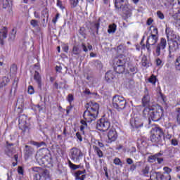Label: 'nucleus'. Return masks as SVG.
Wrapping results in <instances>:
<instances>
[{"instance_id":"1","label":"nucleus","mask_w":180,"mask_h":180,"mask_svg":"<svg viewBox=\"0 0 180 180\" xmlns=\"http://www.w3.org/2000/svg\"><path fill=\"white\" fill-rule=\"evenodd\" d=\"M86 110L83 113V118L80 121L82 126L88 127V123H92L94 120H96L98 115H99V104L95 101H89L85 105Z\"/></svg>"},{"instance_id":"2","label":"nucleus","mask_w":180,"mask_h":180,"mask_svg":"<svg viewBox=\"0 0 180 180\" xmlns=\"http://www.w3.org/2000/svg\"><path fill=\"white\" fill-rule=\"evenodd\" d=\"M150 34L147 38L146 44H144V40L146 39V36H143L141 41L140 46L141 50H147L149 54L151 53V46H155L158 43V39L160 35L158 34V28L154 25H151L149 27Z\"/></svg>"},{"instance_id":"3","label":"nucleus","mask_w":180,"mask_h":180,"mask_svg":"<svg viewBox=\"0 0 180 180\" xmlns=\"http://www.w3.org/2000/svg\"><path fill=\"white\" fill-rule=\"evenodd\" d=\"M167 39L169 44V57L172 58V53H175L177 50H179L180 46V36L175 33V31L172 28L167 27L165 30Z\"/></svg>"},{"instance_id":"4","label":"nucleus","mask_w":180,"mask_h":180,"mask_svg":"<svg viewBox=\"0 0 180 180\" xmlns=\"http://www.w3.org/2000/svg\"><path fill=\"white\" fill-rule=\"evenodd\" d=\"M162 136H164V131L160 127H155L150 130V141L155 144H159L162 140Z\"/></svg>"},{"instance_id":"5","label":"nucleus","mask_w":180,"mask_h":180,"mask_svg":"<svg viewBox=\"0 0 180 180\" xmlns=\"http://www.w3.org/2000/svg\"><path fill=\"white\" fill-rule=\"evenodd\" d=\"M127 101L124 97L119 95H115L112 98V108L116 109L117 112H121L126 108Z\"/></svg>"},{"instance_id":"6","label":"nucleus","mask_w":180,"mask_h":180,"mask_svg":"<svg viewBox=\"0 0 180 180\" xmlns=\"http://www.w3.org/2000/svg\"><path fill=\"white\" fill-rule=\"evenodd\" d=\"M164 116V108L161 105H153L151 114L149 116V123L153 122H158L161 120V117Z\"/></svg>"},{"instance_id":"7","label":"nucleus","mask_w":180,"mask_h":180,"mask_svg":"<svg viewBox=\"0 0 180 180\" xmlns=\"http://www.w3.org/2000/svg\"><path fill=\"white\" fill-rule=\"evenodd\" d=\"M69 155L73 162H79L82 157H84V153L81 149L74 147L70 149Z\"/></svg>"},{"instance_id":"8","label":"nucleus","mask_w":180,"mask_h":180,"mask_svg":"<svg viewBox=\"0 0 180 180\" xmlns=\"http://www.w3.org/2000/svg\"><path fill=\"white\" fill-rule=\"evenodd\" d=\"M96 129L99 131H108L110 129V121L108 118H101L97 121Z\"/></svg>"},{"instance_id":"9","label":"nucleus","mask_w":180,"mask_h":180,"mask_svg":"<svg viewBox=\"0 0 180 180\" xmlns=\"http://www.w3.org/2000/svg\"><path fill=\"white\" fill-rule=\"evenodd\" d=\"M167 49V39L165 38H160L159 43L155 47V54L157 57L161 56V52Z\"/></svg>"},{"instance_id":"10","label":"nucleus","mask_w":180,"mask_h":180,"mask_svg":"<svg viewBox=\"0 0 180 180\" xmlns=\"http://www.w3.org/2000/svg\"><path fill=\"white\" fill-rule=\"evenodd\" d=\"M27 116L26 115H20L18 118V123L20 127H22L21 130L22 131H26V130H29V127L27 126Z\"/></svg>"},{"instance_id":"11","label":"nucleus","mask_w":180,"mask_h":180,"mask_svg":"<svg viewBox=\"0 0 180 180\" xmlns=\"http://www.w3.org/2000/svg\"><path fill=\"white\" fill-rule=\"evenodd\" d=\"M107 136L108 139V143H113V141H116V140H117V137H119V135L117 134V131L115 128H111L108 131Z\"/></svg>"},{"instance_id":"12","label":"nucleus","mask_w":180,"mask_h":180,"mask_svg":"<svg viewBox=\"0 0 180 180\" xmlns=\"http://www.w3.org/2000/svg\"><path fill=\"white\" fill-rule=\"evenodd\" d=\"M86 169H84L83 170H77L73 174L75 176V180H85L86 178Z\"/></svg>"},{"instance_id":"13","label":"nucleus","mask_w":180,"mask_h":180,"mask_svg":"<svg viewBox=\"0 0 180 180\" xmlns=\"http://www.w3.org/2000/svg\"><path fill=\"white\" fill-rule=\"evenodd\" d=\"M130 124L133 129H139L143 127V121L140 118H132L130 120Z\"/></svg>"},{"instance_id":"14","label":"nucleus","mask_w":180,"mask_h":180,"mask_svg":"<svg viewBox=\"0 0 180 180\" xmlns=\"http://www.w3.org/2000/svg\"><path fill=\"white\" fill-rule=\"evenodd\" d=\"M39 162H41L44 167H49V165H53V159L49 155H44L40 159Z\"/></svg>"},{"instance_id":"15","label":"nucleus","mask_w":180,"mask_h":180,"mask_svg":"<svg viewBox=\"0 0 180 180\" xmlns=\"http://www.w3.org/2000/svg\"><path fill=\"white\" fill-rule=\"evenodd\" d=\"M8 37V27H1L0 29V44L4 46V40Z\"/></svg>"},{"instance_id":"16","label":"nucleus","mask_w":180,"mask_h":180,"mask_svg":"<svg viewBox=\"0 0 180 180\" xmlns=\"http://www.w3.org/2000/svg\"><path fill=\"white\" fill-rule=\"evenodd\" d=\"M66 99L68 102H69L70 103V106H68L66 108V113L67 115H70V112H71V110H72V108H74V106L72 105V102H74V99H75L74 94H69Z\"/></svg>"},{"instance_id":"17","label":"nucleus","mask_w":180,"mask_h":180,"mask_svg":"<svg viewBox=\"0 0 180 180\" xmlns=\"http://www.w3.org/2000/svg\"><path fill=\"white\" fill-rule=\"evenodd\" d=\"M34 151V149H33L32 146L26 145L25 148L24 150V157L25 160H28L29 158H30V157L33 155Z\"/></svg>"},{"instance_id":"18","label":"nucleus","mask_w":180,"mask_h":180,"mask_svg":"<svg viewBox=\"0 0 180 180\" xmlns=\"http://www.w3.org/2000/svg\"><path fill=\"white\" fill-rule=\"evenodd\" d=\"M105 78L107 82H112L113 79L116 78V72L112 70H109L105 73Z\"/></svg>"},{"instance_id":"19","label":"nucleus","mask_w":180,"mask_h":180,"mask_svg":"<svg viewBox=\"0 0 180 180\" xmlns=\"http://www.w3.org/2000/svg\"><path fill=\"white\" fill-rule=\"evenodd\" d=\"M143 117H148V120H150V115H151V112L153 111V106L148 105L143 106Z\"/></svg>"},{"instance_id":"20","label":"nucleus","mask_w":180,"mask_h":180,"mask_svg":"<svg viewBox=\"0 0 180 180\" xmlns=\"http://www.w3.org/2000/svg\"><path fill=\"white\" fill-rule=\"evenodd\" d=\"M34 79L35 82H37L38 85V88L39 89H41V76L40 75V73H39V72L37 71L34 72Z\"/></svg>"},{"instance_id":"21","label":"nucleus","mask_w":180,"mask_h":180,"mask_svg":"<svg viewBox=\"0 0 180 180\" xmlns=\"http://www.w3.org/2000/svg\"><path fill=\"white\" fill-rule=\"evenodd\" d=\"M126 65V59L121 58H115L114 61V67H120V65L125 66Z\"/></svg>"},{"instance_id":"22","label":"nucleus","mask_w":180,"mask_h":180,"mask_svg":"<svg viewBox=\"0 0 180 180\" xmlns=\"http://www.w3.org/2000/svg\"><path fill=\"white\" fill-rule=\"evenodd\" d=\"M128 69L129 71V74H132V75H134V74H137V72L139 71L137 68L136 67V65L128 63Z\"/></svg>"},{"instance_id":"23","label":"nucleus","mask_w":180,"mask_h":180,"mask_svg":"<svg viewBox=\"0 0 180 180\" xmlns=\"http://www.w3.org/2000/svg\"><path fill=\"white\" fill-rule=\"evenodd\" d=\"M116 51L119 54H124L127 51V46L124 44H121L117 46Z\"/></svg>"},{"instance_id":"24","label":"nucleus","mask_w":180,"mask_h":180,"mask_svg":"<svg viewBox=\"0 0 180 180\" xmlns=\"http://www.w3.org/2000/svg\"><path fill=\"white\" fill-rule=\"evenodd\" d=\"M47 170H44L42 173L39 174V173H36L34 175V180H46V179L44 178V175H46V174Z\"/></svg>"},{"instance_id":"25","label":"nucleus","mask_w":180,"mask_h":180,"mask_svg":"<svg viewBox=\"0 0 180 180\" xmlns=\"http://www.w3.org/2000/svg\"><path fill=\"white\" fill-rule=\"evenodd\" d=\"M142 106H150V95L146 94L142 98Z\"/></svg>"},{"instance_id":"26","label":"nucleus","mask_w":180,"mask_h":180,"mask_svg":"<svg viewBox=\"0 0 180 180\" xmlns=\"http://www.w3.org/2000/svg\"><path fill=\"white\" fill-rule=\"evenodd\" d=\"M93 149L94 150V153L98 155V158H103V152L99 148V147L96 146H93Z\"/></svg>"},{"instance_id":"27","label":"nucleus","mask_w":180,"mask_h":180,"mask_svg":"<svg viewBox=\"0 0 180 180\" xmlns=\"http://www.w3.org/2000/svg\"><path fill=\"white\" fill-rule=\"evenodd\" d=\"M11 82V79L9 77L4 76L2 77V82L0 83V88H4V86H6L8 83Z\"/></svg>"},{"instance_id":"28","label":"nucleus","mask_w":180,"mask_h":180,"mask_svg":"<svg viewBox=\"0 0 180 180\" xmlns=\"http://www.w3.org/2000/svg\"><path fill=\"white\" fill-rule=\"evenodd\" d=\"M114 70L117 74H123V72H124L125 66H114Z\"/></svg>"},{"instance_id":"29","label":"nucleus","mask_w":180,"mask_h":180,"mask_svg":"<svg viewBox=\"0 0 180 180\" xmlns=\"http://www.w3.org/2000/svg\"><path fill=\"white\" fill-rule=\"evenodd\" d=\"M150 174V166L146 165L143 169L141 170V175L143 176L148 177V174Z\"/></svg>"},{"instance_id":"30","label":"nucleus","mask_w":180,"mask_h":180,"mask_svg":"<svg viewBox=\"0 0 180 180\" xmlns=\"http://www.w3.org/2000/svg\"><path fill=\"white\" fill-rule=\"evenodd\" d=\"M124 0H115V6L116 9H122Z\"/></svg>"},{"instance_id":"31","label":"nucleus","mask_w":180,"mask_h":180,"mask_svg":"<svg viewBox=\"0 0 180 180\" xmlns=\"http://www.w3.org/2000/svg\"><path fill=\"white\" fill-rule=\"evenodd\" d=\"M30 144H32V146H35L36 147H37L38 148L40 147H42V146H44L46 147V142L44 141H41V142H36L34 141H32L30 142Z\"/></svg>"},{"instance_id":"32","label":"nucleus","mask_w":180,"mask_h":180,"mask_svg":"<svg viewBox=\"0 0 180 180\" xmlns=\"http://www.w3.org/2000/svg\"><path fill=\"white\" fill-rule=\"evenodd\" d=\"M81 50L77 46H74L72 48V53L73 56H79L81 54Z\"/></svg>"},{"instance_id":"33","label":"nucleus","mask_w":180,"mask_h":180,"mask_svg":"<svg viewBox=\"0 0 180 180\" xmlns=\"http://www.w3.org/2000/svg\"><path fill=\"white\" fill-rule=\"evenodd\" d=\"M117 27V25H116V24H115V23L110 25L108 26V33H115L116 32Z\"/></svg>"},{"instance_id":"34","label":"nucleus","mask_w":180,"mask_h":180,"mask_svg":"<svg viewBox=\"0 0 180 180\" xmlns=\"http://www.w3.org/2000/svg\"><path fill=\"white\" fill-rule=\"evenodd\" d=\"M17 72H18V67L15 64L12 65L11 67L10 68V74L11 75H16Z\"/></svg>"},{"instance_id":"35","label":"nucleus","mask_w":180,"mask_h":180,"mask_svg":"<svg viewBox=\"0 0 180 180\" xmlns=\"http://www.w3.org/2000/svg\"><path fill=\"white\" fill-rule=\"evenodd\" d=\"M68 167L71 169V171H76V169L77 168V165L72 163V162H71V160H68Z\"/></svg>"},{"instance_id":"36","label":"nucleus","mask_w":180,"mask_h":180,"mask_svg":"<svg viewBox=\"0 0 180 180\" xmlns=\"http://www.w3.org/2000/svg\"><path fill=\"white\" fill-rule=\"evenodd\" d=\"M113 164H115V165H118L120 167H123V162H122V160L119 158H115L113 160Z\"/></svg>"},{"instance_id":"37","label":"nucleus","mask_w":180,"mask_h":180,"mask_svg":"<svg viewBox=\"0 0 180 180\" xmlns=\"http://www.w3.org/2000/svg\"><path fill=\"white\" fill-rule=\"evenodd\" d=\"M175 69L176 71H180V56H179L174 63Z\"/></svg>"},{"instance_id":"38","label":"nucleus","mask_w":180,"mask_h":180,"mask_svg":"<svg viewBox=\"0 0 180 180\" xmlns=\"http://www.w3.org/2000/svg\"><path fill=\"white\" fill-rule=\"evenodd\" d=\"M141 65L142 67H150L148 65V60H147V57H144L141 60Z\"/></svg>"},{"instance_id":"39","label":"nucleus","mask_w":180,"mask_h":180,"mask_svg":"<svg viewBox=\"0 0 180 180\" xmlns=\"http://www.w3.org/2000/svg\"><path fill=\"white\" fill-rule=\"evenodd\" d=\"M148 82L155 85V82H157V77L154 75H152L148 79Z\"/></svg>"},{"instance_id":"40","label":"nucleus","mask_w":180,"mask_h":180,"mask_svg":"<svg viewBox=\"0 0 180 180\" xmlns=\"http://www.w3.org/2000/svg\"><path fill=\"white\" fill-rule=\"evenodd\" d=\"M173 8H180V0L172 1Z\"/></svg>"},{"instance_id":"41","label":"nucleus","mask_w":180,"mask_h":180,"mask_svg":"<svg viewBox=\"0 0 180 180\" xmlns=\"http://www.w3.org/2000/svg\"><path fill=\"white\" fill-rule=\"evenodd\" d=\"M155 161H157V158H155V156L154 155L148 156V162L154 163V162H155Z\"/></svg>"},{"instance_id":"42","label":"nucleus","mask_w":180,"mask_h":180,"mask_svg":"<svg viewBox=\"0 0 180 180\" xmlns=\"http://www.w3.org/2000/svg\"><path fill=\"white\" fill-rule=\"evenodd\" d=\"M156 13H157L158 18H159V19H160L161 20H163V19L165 18L164 13H162V12H161V11H158Z\"/></svg>"},{"instance_id":"43","label":"nucleus","mask_w":180,"mask_h":180,"mask_svg":"<svg viewBox=\"0 0 180 180\" xmlns=\"http://www.w3.org/2000/svg\"><path fill=\"white\" fill-rule=\"evenodd\" d=\"M30 25L32 26V27H37V26H39V21L37 20H31Z\"/></svg>"},{"instance_id":"44","label":"nucleus","mask_w":180,"mask_h":180,"mask_svg":"<svg viewBox=\"0 0 180 180\" xmlns=\"http://www.w3.org/2000/svg\"><path fill=\"white\" fill-rule=\"evenodd\" d=\"M27 92L30 95H33V94H34V88L33 87V86L30 85L28 86Z\"/></svg>"},{"instance_id":"45","label":"nucleus","mask_w":180,"mask_h":180,"mask_svg":"<svg viewBox=\"0 0 180 180\" xmlns=\"http://www.w3.org/2000/svg\"><path fill=\"white\" fill-rule=\"evenodd\" d=\"M70 5H72L73 8H75L79 3V0H70Z\"/></svg>"},{"instance_id":"46","label":"nucleus","mask_w":180,"mask_h":180,"mask_svg":"<svg viewBox=\"0 0 180 180\" xmlns=\"http://www.w3.org/2000/svg\"><path fill=\"white\" fill-rule=\"evenodd\" d=\"M163 171H165L164 174H168L169 175V174H171V172H172V169H171L168 167H165L163 168Z\"/></svg>"},{"instance_id":"47","label":"nucleus","mask_w":180,"mask_h":180,"mask_svg":"<svg viewBox=\"0 0 180 180\" xmlns=\"http://www.w3.org/2000/svg\"><path fill=\"white\" fill-rule=\"evenodd\" d=\"M155 63L157 67H162V60L160 58H156Z\"/></svg>"},{"instance_id":"48","label":"nucleus","mask_w":180,"mask_h":180,"mask_svg":"<svg viewBox=\"0 0 180 180\" xmlns=\"http://www.w3.org/2000/svg\"><path fill=\"white\" fill-rule=\"evenodd\" d=\"M60 18V13H56L55 18H53L52 19V22H53L54 25H56V23H57V20H58V19Z\"/></svg>"},{"instance_id":"49","label":"nucleus","mask_w":180,"mask_h":180,"mask_svg":"<svg viewBox=\"0 0 180 180\" xmlns=\"http://www.w3.org/2000/svg\"><path fill=\"white\" fill-rule=\"evenodd\" d=\"M64 1H65V0H57V6L61 9H63V2Z\"/></svg>"},{"instance_id":"50","label":"nucleus","mask_w":180,"mask_h":180,"mask_svg":"<svg viewBox=\"0 0 180 180\" xmlns=\"http://www.w3.org/2000/svg\"><path fill=\"white\" fill-rule=\"evenodd\" d=\"M94 27L96 29V33H98L99 32V27H101V23L99 22L94 23Z\"/></svg>"},{"instance_id":"51","label":"nucleus","mask_w":180,"mask_h":180,"mask_svg":"<svg viewBox=\"0 0 180 180\" xmlns=\"http://www.w3.org/2000/svg\"><path fill=\"white\" fill-rule=\"evenodd\" d=\"M56 72H58L59 74H61V72L63 71V67L56 65Z\"/></svg>"},{"instance_id":"52","label":"nucleus","mask_w":180,"mask_h":180,"mask_svg":"<svg viewBox=\"0 0 180 180\" xmlns=\"http://www.w3.org/2000/svg\"><path fill=\"white\" fill-rule=\"evenodd\" d=\"M171 144L172 146H174V147H176V146H178V140H176V139H172Z\"/></svg>"},{"instance_id":"53","label":"nucleus","mask_w":180,"mask_h":180,"mask_svg":"<svg viewBox=\"0 0 180 180\" xmlns=\"http://www.w3.org/2000/svg\"><path fill=\"white\" fill-rule=\"evenodd\" d=\"M18 172L20 175H23L24 174L23 167H22L21 166H19L18 168Z\"/></svg>"},{"instance_id":"54","label":"nucleus","mask_w":180,"mask_h":180,"mask_svg":"<svg viewBox=\"0 0 180 180\" xmlns=\"http://www.w3.org/2000/svg\"><path fill=\"white\" fill-rule=\"evenodd\" d=\"M136 147L132 146L129 149V153H130V154H134V153H136Z\"/></svg>"},{"instance_id":"55","label":"nucleus","mask_w":180,"mask_h":180,"mask_svg":"<svg viewBox=\"0 0 180 180\" xmlns=\"http://www.w3.org/2000/svg\"><path fill=\"white\" fill-rule=\"evenodd\" d=\"M76 137L79 140V141H82V135L79 131L76 133Z\"/></svg>"},{"instance_id":"56","label":"nucleus","mask_w":180,"mask_h":180,"mask_svg":"<svg viewBox=\"0 0 180 180\" xmlns=\"http://www.w3.org/2000/svg\"><path fill=\"white\" fill-rule=\"evenodd\" d=\"M84 162L86 169H87V171H89V169H91V165L89 164V162H86V160H85Z\"/></svg>"},{"instance_id":"57","label":"nucleus","mask_w":180,"mask_h":180,"mask_svg":"<svg viewBox=\"0 0 180 180\" xmlns=\"http://www.w3.org/2000/svg\"><path fill=\"white\" fill-rule=\"evenodd\" d=\"M127 164H128L129 165H133V159L130 158H127Z\"/></svg>"},{"instance_id":"58","label":"nucleus","mask_w":180,"mask_h":180,"mask_svg":"<svg viewBox=\"0 0 180 180\" xmlns=\"http://www.w3.org/2000/svg\"><path fill=\"white\" fill-rule=\"evenodd\" d=\"M8 6H9V0H6V4L5 3L3 4V8L4 9H6Z\"/></svg>"},{"instance_id":"59","label":"nucleus","mask_w":180,"mask_h":180,"mask_svg":"<svg viewBox=\"0 0 180 180\" xmlns=\"http://www.w3.org/2000/svg\"><path fill=\"white\" fill-rule=\"evenodd\" d=\"M153 22H154V20L152 18H148L146 22V25H148V26H150L153 24Z\"/></svg>"},{"instance_id":"60","label":"nucleus","mask_w":180,"mask_h":180,"mask_svg":"<svg viewBox=\"0 0 180 180\" xmlns=\"http://www.w3.org/2000/svg\"><path fill=\"white\" fill-rule=\"evenodd\" d=\"M63 50L64 53H68V50H70V47L66 45L63 47Z\"/></svg>"},{"instance_id":"61","label":"nucleus","mask_w":180,"mask_h":180,"mask_svg":"<svg viewBox=\"0 0 180 180\" xmlns=\"http://www.w3.org/2000/svg\"><path fill=\"white\" fill-rule=\"evenodd\" d=\"M82 47L83 51H84L85 53L88 52V48H86V46L85 45V44H82Z\"/></svg>"},{"instance_id":"62","label":"nucleus","mask_w":180,"mask_h":180,"mask_svg":"<svg viewBox=\"0 0 180 180\" xmlns=\"http://www.w3.org/2000/svg\"><path fill=\"white\" fill-rule=\"evenodd\" d=\"M136 168H137V166L136 165L133 164L130 166L129 169H130V171H134Z\"/></svg>"},{"instance_id":"63","label":"nucleus","mask_w":180,"mask_h":180,"mask_svg":"<svg viewBox=\"0 0 180 180\" xmlns=\"http://www.w3.org/2000/svg\"><path fill=\"white\" fill-rule=\"evenodd\" d=\"M11 34H12L13 37L15 38V36H16V28H13L12 30Z\"/></svg>"},{"instance_id":"64","label":"nucleus","mask_w":180,"mask_h":180,"mask_svg":"<svg viewBox=\"0 0 180 180\" xmlns=\"http://www.w3.org/2000/svg\"><path fill=\"white\" fill-rule=\"evenodd\" d=\"M176 122H177L178 124H179V126H180V113L176 114Z\"/></svg>"}]
</instances>
